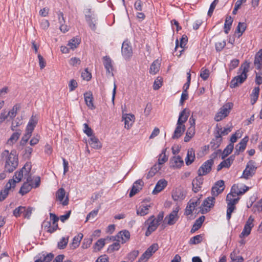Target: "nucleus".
<instances>
[{
    "label": "nucleus",
    "mask_w": 262,
    "mask_h": 262,
    "mask_svg": "<svg viewBox=\"0 0 262 262\" xmlns=\"http://www.w3.org/2000/svg\"><path fill=\"white\" fill-rule=\"evenodd\" d=\"M1 158L5 162V170L9 172L13 171L18 166V157L13 151L9 152L8 150H5L1 154Z\"/></svg>",
    "instance_id": "f257e3e1"
},
{
    "label": "nucleus",
    "mask_w": 262,
    "mask_h": 262,
    "mask_svg": "<svg viewBox=\"0 0 262 262\" xmlns=\"http://www.w3.org/2000/svg\"><path fill=\"white\" fill-rule=\"evenodd\" d=\"M249 64L245 62L242 64L238 72V75L234 77L230 82V87L234 88L243 83L247 79V73L249 71Z\"/></svg>",
    "instance_id": "f03ea898"
},
{
    "label": "nucleus",
    "mask_w": 262,
    "mask_h": 262,
    "mask_svg": "<svg viewBox=\"0 0 262 262\" xmlns=\"http://www.w3.org/2000/svg\"><path fill=\"white\" fill-rule=\"evenodd\" d=\"M31 169V164L27 163L21 169L15 172L13 179L10 180L14 181V183L12 182L13 187H15L16 184L21 181L24 177L26 179V176L30 173Z\"/></svg>",
    "instance_id": "7ed1b4c3"
},
{
    "label": "nucleus",
    "mask_w": 262,
    "mask_h": 262,
    "mask_svg": "<svg viewBox=\"0 0 262 262\" xmlns=\"http://www.w3.org/2000/svg\"><path fill=\"white\" fill-rule=\"evenodd\" d=\"M232 106V103L228 102L225 104L215 115L214 120L219 122L226 117L229 114Z\"/></svg>",
    "instance_id": "20e7f679"
},
{
    "label": "nucleus",
    "mask_w": 262,
    "mask_h": 262,
    "mask_svg": "<svg viewBox=\"0 0 262 262\" xmlns=\"http://www.w3.org/2000/svg\"><path fill=\"white\" fill-rule=\"evenodd\" d=\"M145 224L148 225L147 229L145 232V235L148 236L151 233L155 231L158 228L159 224L156 222V218L154 215L151 216L145 222Z\"/></svg>",
    "instance_id": "39448f33"
},
{
    "label": "nucleus",
    "mask_w": 262,
    "mask_h": 262,
    "mask_svg": "<svg viewBox=\"0 0 262 262\" xmlns=\"http://www.w3.org/2000/svg\"><path fill=\"white\" fill-rule=\"evenodd\" d=\"M232 127L224 128L221 131V134L219 132H217V135L215 136V139H213L211 142L210 144L213 148L218 147L222 142V135H226L231 131Z\"/></svg>",
    "instance_id": "423d86ee"
},
{
    "label": "nucleus",
    "mask_w": 262,
    "mask_h": 262,
    "mask_svg": "<svg viewBox=\"0 0 262 262\" xmlns=\"http://www.w3.org/2000/svg\"><path fill=\"white\" fill-rule=\"evenodd\" d=\"M214 161L212 159L208 160L205 162L199 168L198 172L199 176H205L211 170V167Z\"/></svg>",
    "instance_id": "0eeeda50"
},
{
    "label": "nucleus",
    "mask_w": 262,
    "mask_h": 262,
    "mask_svg": "<svg viewBox=\"0 0 262 262\" xmlns=\"http://www.w3.org/2000/svg\"><path fill=\"white\" fill-rule=\"evenodd\" d=\"M159 246L158 244H153L151 245L141 255L139 261H147L149 258L156 251L158 250Z\"/></svg>",
    "instance_id": "6e6552de"
},
{
    "label": "nucleus",
    "mask_w": 262,
    "mask_h": 262,
    "mask_svg": "<svg viewBox=\"0 0 262 262\" xmlns=\"http://www.w3.org/2000/svg\"><path fill=\"white\" fill-rule=\"evenodd\" d=\"M253 221L254 219L252 216H250L244 226V229L239 235L241 238L248 236L250 234L252 228L254 226Z\"/></svg>",
    "instance_id": "1a4fd4ad"
},
{
    "label": "nucleus",
    "mask_w": 262,
    "mask_h": 262,
    "mask_svg": "<svg viewBox=\"0 0 262 262\" xmlns=\"http://www.w3.org/2000/svg\"><path fill=\"white\" fill-rule=\"evenodd\" d=\"M256 167L254 165V162L249 161L243 173V177L246 179H249L254 174Z\"/></svg>",
    "instance_id": "9d476101"
},
{
    "label": "nucleus",
    "mask_w": 262,
    "mask_h": 262,
    "mask_svg": "<svg viewBox=\"0 0 262 262\" xmlns=\"http://www.w3.org/2000/svg\"><path fill=\"white\" fill-rule=\"evenodd\" d=\"M180 210V207L177 206L174 208L172 211L167 216L165 220L167 221V224L169 225H172L174 224L179 219L178 212Z\"/></svg>",
    "instance_id": "9b49d317"
},
{
    "label": "nucleus",
    "mask_w": 262,
    "mask_h": 262,
    "mask_svg": "<svg viewBox=\"0 0 262 262\" xmlns=\"http://www.w3.org/2000/svg\"><path fill=\"white\" fill-rule=\"evenodd\" d=\"M130 238V233L127 230H123L119 232L117 235L112 237L113 241H116L121 244H124L128 241Z\"/></svg>",
    "instance_id": "f8f14e48"
},
{
    "label": "nucleus",
    "mask_w": 262,
    "mask_h": 262,
    "mask_svg": "<svg viewBox=\"0 0 262 262\" xmlns=\"http://www.w3.org/2000/svg\"><path fill=\"white\" fill-rule=\"evenodd\" d=\"M56 200L58 201L63 206L69 203L68 196H66V191L62 188H59L56 192Z\"/></svg>",
    "instance_id": "ddd939ff"
},
{
    "label": "nucleus",
    "mask_w": 262,
    "mask_h": 262,
    "mask_svg": "<svg viewBox=\"0 0 262 262\" xmlns=\"http://www.w3.org/2000/svg\"><path fill=\"white\" fill-rule=\"evenodd\" d=\"M225 189L224 181L220 180L217 181L214 186L212 187L211 190L212 195L215 197L222 193Z\"/></svg>",
    "instance_id": "4468645a"
},
{
    "label": "nucleus",
    "mask_w": 262,
    "mask_h": 262,
    "mask_svg": "<svg viewBox=\"0 0 262 262\" xmlns=\"http://www.w3.org/2000/svg\"><path fill=\"white\" fill-rule=\"evenodd\" d=\"M200 203L199 199H193L189 201L188 203L187 206L185 209V213L187 215L191 214L195 207L199 205Z\"/></svg>",
    "instance_id": "2eb2a0df"
},
{
    "label": "nucleus",
    "mask_w": 262,
    "mask_h": 262,
    "mask_svg": "<svg viewBox=\"0 0 262 262\" xmlns=\"http://www.w3.org/2000/svg\"><path fill=\"white\" fill-rule=\"evenodd\" d=\"M122 54L125 59H128L133 54L131 46L126 41H124L122 45Z\"/></svg>",
    "instance_id": "dca6fc26"
},
{
    "label": "nucleus",
    "mask_w": 262,
    "mask_h": 262,
    "mask_svg": "<svg viewBox=\"0 0 262 262\" xmlns=\"http://www.w3.org/2000/svg\"><path fill=\"white\" fill-rule=\"evenodd\" d=\"M144 185V182L141 179L136 181L133 184L132 188L129 192V195L130 197L133 196L140 190L142 189V186Z\"/></svg>",
    "instance_id": "f3484780"
},
{
    "label": "nucleus",
    "mask_w": 262,
    "mask_h": 262,
    "mask_svg": "<svg viewBox=\"0 0 262 262\" xmlns=\"http://www.w3.org/2000/svg\"><path fill=\"white\" fill-rule=\"evenodd\" d=\"M12 182L14 183V181L13 180H9V182L6 184L5 189L1 191L0 201L4 200L7 196L9 191L12 189L14 188V187H13Z\"/></svg>",
    "instance_id": "a211bd4d"
},
{
    "label": "nucleus",
    "mask_w": 262,
    "mask_h": 262,
    "mask_svg": "<svg viewBox=\"0 0 262 262\" xmlns=\"http://www.w3.org/2000/svg\"><path fill=\"white\" fill-rule=\"evenodd\" d=\"M184 164V161L182 158L178 156H174L170 160V166L174 168H180Z\"/></svg>",
    "instance_id": "6ab92c4d"
},
{
    "label": "nucleus",
    "mask_w": 262,
    "mask_h": 262,
    "mask_svg": "<svg viewBox=\"0 0 262 262\" xmlns=\"http://www.w3.org/2000/svg\"><path fill=\"white\" fill-rule=\"evenodd\" d=\"M122 120H124V127L127 129H129L134 122L135 116L131 114H123L122 115Z\"/></svg>",
    "instance_id": "aec40b11"
},
{
    "label": "nucleus",
    "mask_w": 262,
    "mask_h": 262,
    "mask_svg": "<svg viewBox=\"0 0 262 262\" xmlns=\"http://www.w3.org/2000/svg\"><path fill=\"white\" fill-rule=\"evenodd\" d=\"M203 182V179L201 176L196 177L192 182V190L196 193L201 189V186Z\"/></svg>",
    "instance_id": "412c9836"
},
{
    "label": "nucleus",
    "mask_w": 262,
    "mask_h": 262,
    "mask_svg": "<svg viewBox=\"0 0 262 262\" xmlns=\"http://www.w3.org/2000/svg\"><path fill=\"white\" fill-rule=\"evenodd\" d=\"M244 187H245V188H243V191H240L238 186L234 184L232 187L231 191L228 194H231V195H234V196H238L239 195H242L249 189V187L246 186H244Z\"/></svg>",
    "instance_id": "4be33fe9"
},
{
    "label": "nucleus",
    "mask_w": 262,
    "mask_h": 262,
    "mask_svg": "<svg viewBox=\"0 0 262 262\" xmlns=\"http://www.w3.org/2000/svg\"><path fill=\"white\" fill-rule=\"evenodd\" d=\"M189 114L190 111L186 108H184L180 112L177 123L180 124H184V123L186 122L188 119Z\"/></svg>",
    "instance_id": "5701e85b"
},
{
    "label": "nucleus",
    "mask_w": 262,
    "mask_h": 262,
    "mask_svg": "<svg viewBox=\"0 0 262 262\" xmlns=\"http://www.w3.org/2000/svg\"><path fill=\"white\" fill-rule=\"evenodd\" d=\"M248 141V137H244L241 142L236 145L235 154L238 155L240 152L243 151L246 148L247 143Z\"/></svg>",
    "instance_id": "b1692460"
},
{
    "label": "nucleus",
    "mask_w": 262,
    "mask_h": 262,
    "mask_svg": "<svg viewBox=\"0 0 262 262\" xmlns=\"http://www.w3.org/2000/svg\"><path fill=\"white\" fill-rule=\"evenodd\" d=\"M167 184V182L164 179L160 180L156 185L155 189L152 191V194H156L161 191Z\"/></svg>",
    "instance_id": "393cba45"
},
{
    "label": "nucleus",
    "mask_w": 262,
    "mask_h": 262,
    "mask_svg": "<svg viewBox=\"0 0 262 262\" xmlns=\"http://www.w3.org/2000/svg\"><path fill=\"white\" fill-rule=\"evenodd\" d=\"M103 64L106 70L107 73L113 75V67L112 61L110 57L105 56L103 57Z\"/></svg>",
    "instance_id": "a878e982"
},
{
    "label": "nucleus",
    "mask_w": 262,
    "mask_h": 262,
    "mask_svg": "<svg viewBox=\"0 0 262 262\" xmlns=\"http://www.w3.org/2000/svg\"><path fill=\"white\" fill-rule=\"evenodd\" d=\"M185 130V126L184 124H180L178 123H177V127L174 130L173 135L172 136L173 139H178L184 133Z\"/></svg>",
    "instance_id": "bb28decb"
},
{
    "label": "nucleus",
    "mask_w": 262,
    "mask_h": 262,
    "mask_svg": "<svg viewBox=\"0 0 262 262\" xmlns=\"http://www.w3.org/2000/svg\"><path fill=\"white\" fill-rule=\"evenodd\" d=\"M151 207L150 205H141L137 208V214L140 216H144L149 213V208Z\"/></svg>",
    "instance_id": "cd10ccee"
},
{
    "label": "nucleus",
    "mask_w": 262,
    "mask_h": 262,
    "mask_svg": "<svg viewBox=\"0 0 262 262\" xmlns=\"http://www.w3.org/2000/svg\"><path fill=\"white\" fill-rule=\"evenodd\" d=\"M84 97L87 106L92 110L94 108L92 94L91 92H86L84 94Z\"/></svg>",
    "instance_id": "c85d7f7f"
},
{
    "label": "nucleus",
    "mask_w": 262,
    "mask_h": 262,
    "mask_svg": "<svg viewBox=\"0 0 262 262\" xmlns=\"http://www.w3.org/2000/svg\"><path fill=\"white\" fill-rule=\"evenodd\" d=\"M21 134V131L20 130H17L16 132L14 133L10 138L7 141V144L9 145H12L15 143L16 142L18 138H19L20 135Z\"/></svg>",
    "instance_id": "c756f323"
},
{
    "label": "nucleus",
    "mask_w": 262,
    "mask_h": 262,
    "mask_svg": "<svg viewBox=\"0 0 262 262\" xmlns=\"http://www.w3.org/2000/svg\"><path fill=\"white\" fill-rule=\"evenodd\" d=\"M89 143L92 147L95 149H100L102 147L99 139L94 136L91 137Z\"/></svg>",
    "instance_id": "7c9ffc66"
},
{
    "label": "nucleus",
    "mask_w": 262,
    "mask_h": 262,
    "mask_svg": "<svg viewBox=\"0 0 262 262\" xmlns=\"http://www.w3.org/2000/svg\"><path fill=\"white\" fill-rule=\"evenodd\" d=\"M195 159L194 151L193 149L191 148L188 150L187 157L185 158V162L187 165H190Z\"/></svg>",
    "instance_id": "2f4dec72"
},
{
    "label": "nucleus",
    "mask_w": 262,
    "mask_h": 262,
    "mask_svg": "<svg viewBox=\"0 0 262 262\" xmlns=\"http://www.w3.org/2000/svg\"><path fill=\"white\" fill-rule=\"evenodd\" d=\"M82 237L83 234L81 233H79L77 236H75L73 239L72 243L70 244L71 248L75 249L78 247Z\"/></svg>",
    "instance_id": "473e14b6"
},
{
    "label": "nucleus",
    "mask_w": 262,
    "mask_h": 262,
    "mask_svg": "<svg viewBox=\"0 0 262 262\" xmlns=\"http://www.w3.org/2000/svg\"><path fill=\"white\" fill-rule=\"evenodd\" d=\"M54 257V255L52 253L42 254L40 255V257L35 260V262H50Z\"/></svg>",
    "instance_id": "72a5a7b5"
},
{
    "label": "nucleus",
    "mask_w": 262,
    "mask_h": 262,
    "mask_svg": "<svg viewBox=\"0 0 262 262\" xmlns=\"http://www.w3.org/2000/svg\"><path fill=\"white\" fill-rule=\"evenodd\" d=\"M254 64L256 68H259L262 66V49L256 54Z\"/></svg>",
    "instance_id": "f704fd0d"
},
{
    "label": "nucleus",
    "mask_w": 262,
    "mask_h": 262,
    "mask_svg": "<svg viewBox=\"0 0 262 262\" xmlns=\"http://www.w3.org/2000/svg\"><path fill=\"white\" fill-rule=\"evenodd\" d=\"M32 187H33V183L29 184L25 182L20 188L19 193L21 194V195H24L30 191Z\"/></svg>",
    "instance_id": "c9c22d12"
},
{
    "label": "nucleus",
    "mask_w": 262,
    "mask_h": 262,
    "mask_svg": "<svg viewBox=\"0 0 262 262\" xmlns=\"http://www.w3.org/2000/svg\"><path fill=\"white\" fill-rule=\"evenodd\" d=\"M37 118L36 117L32 116L29 120L26 130L32 133L37 123Z\"/></svg>",
    "instance_id": "e433bc0d"
},
{
    "label": "nucleus",
    "mask_w": 262,
    "mask_h": 262,
    "mask_svg": "<svg viewBox=\"0 0 262 262\" xmlns=\"http://www.w3.org/2000/svg\"><path fill=\"white\" fill-rule=\"evenodd\" d=\"M215 196L212 195L211 196L208 197L206 199L204 202L203 205L204 207H206L208 209L214 206L215 202Z\"/></svg>",
    "instance_id": "4c0bfd02"
},
{
    "label": "nucleus",
    "mask_w": 262,
    "mask_h": 262,
    "mask_svg": "<svg viewBox=\"0 0 262 262\" xmlns=\"http://www.w3.org/2000/svg\"><path fill=\"white\" fill-rule=\"evenodd\" d=\"M205 220V216H201L199 219H198L194 225H193V227L191 229V232H194L196 230H198L202 226V224H203V222Z\"/></svg>",
    "instance_id": "58836bf2"
},
{
    "label": "nucleus",
    "mask_w": 262,
    "mask_h": 262,
    "mask_svg": "<svg viewBox=\"0 0 262 262\" xmlns=\"http://www.w3.org/2000/svg\"><path fill=\"white\" fill-rule=\"evenodd\" d=\"M233 22V19L230 16H227L225 19L224 24V32L227 34L230 30V27Z\"/></svg>",
    "instance_id": "ea45409f"
},
{
    "label": "nucleus",
    "mask_w": 262,
    "mask_h": 262,
    "mask_svg": "<svg viewBox=\"0 0 262 262\" xmlns=\"http://www.w3.org/2000/svg\"><path fill=\"white\" fill-rule=\"evenodd\" d=\"M160 65L158 60L154 61L150 66L149 73L151 74H156L159 70Z\"/></svg>",
    "instance_id": "a19ab883"
},
{
    "label": "nucleus",
    "mask_w": 262,
    "mask_h": 262,
    "mask_svg": "<svg viewBox=\"0 0 262 262\" xmlns=\"http://www.w3.org/2000/svg\"><path fill=\"white\" fill-rule=\"evenodd\" d=\"M80 41L81 40L80 38L74 37L69 41L68 46L70 49L74 50L78 46Z\"/></svg>",
    "instance_id": "79ce46f5"
},
{
    "label": "nucleus",
    "mask_w": 262,
    "mask_h": 262,
    "mask_svg": "<svg viewBox=\"0 0 262 262\" xmlns=\"http://www.w3.org/2000/svg\"><path fill=\"white\" fill-rule=\"evenodd\" d=\"M239 198L238 196H234L231 195V194H227L226 197V202L227 204H232L233 206H235L237 204Z\"/></svg>",
    "instance_id": "37998d69"
},
{
    "label": "nucleus",
    "mask_w": 262,
    "mask_h": 262,
    "mask_svg": "<svg viewBox=\"0 0 262 262\" xmlns=\"http://www.w3.org/2000/svg\"><path fill=\"white\" fill-rule=\"evenodd\" d=\"M233 148L234 146L232 143L227 145L223 151L222 159H224L227 157L232 151Z\"/></svg>",
    "instance_id": "c03bdc74"
},
{
    "label": "nucleus",
    "mask_w": 262,
    "mask_h": 262,
    "mask_svg": "<svg viewBox=\"0 0 262 262\" xmlns=\"http://www.w3.org/2000/svg\"><path fill=\"white\" fill-rule=\"evenodd\" d=\"M160 169L161 166L159 165H157V164L154 165L148 172L146 177L147 179H149L152 177Z\"/></svg>",
    "instance_id": "a18cd8bd"
},
{
    "label": "nucleus",
    "mask_w": 262,
    "mask_h": 262,
    "mask_svg": "<svg viewBox=\"0 0 262 262\" xmlns=\"http://www.w3.org/2000/svg\"><path fill=\"white\" fill-rule=\"evenodd\" d=\"M172 198L174 201H181L184 199L185 195L180 190H176L172 194Z\"/></svg>",
    "instance_id": "49530a36"
},
{
    "label": "nucleus",
    "mask_w": 262,
    "mask_h": 262,
    "mask_svg": "<svg viewBox=\"0 0 262 262\" xmlns=\"http://www.w3.org/2000/svg\"><path fill=\"white\" fill-rule=\"evenodd\" d=\"M19 109V105L17 104L15 105L13 108L7 113V116H8L10 119L14 118L16 116Z\"/></svg>",
    "instance_id": "de8ad7c7"
},
{
    "label": "nucleus",
    "mask_w": 262,
    "mask_h": 262,
    "mask_svg": "<svg viewBox=\"0 0 262 262\" xmlns=\"http://www.w3.org/2000/svg\"><path fill=\"white\" fill-rule=\"evenodd\" d=\"M32 135V132L27 130L26 134L22 137L20 141V145L24 146L26 145V143L28 142V140L30 138Z\"/></svg>",
    "instance_id": "09e8293b"
},
{
    "label": "nucleus",
    "mask_w": 262,
    "mask_h": 262,
    "mask_svg": "<svg viewBox=\"0 0 262 262\" xmlns=\"http://www.w3.org/2000/svg\"><path fill=\"white\" fill-rule=\"evenodd\" d=\"M105 245V239L101 238L99 239L94 245V249L95 251L100 250Z\"/></svg>",
    "instance_id": "8fccbe9b"
},
{
    "label": "nucleus",
    "mask_w": 262,
    "mask_h": 262,
    "mask_svg": "<svg viewBox=\"0 0 262 262\" xmlns=\"http://www.w3.org/2000/svg\"><path fill=\"white\" fill-rule=\"evenodd\" d=\"M236 208L235 206H233L232 204H227V219L229 221L231 217L232 213L235 210Z\"/></svg>",
    "instance_id": "3c124183"
},
{
    "label": "nucleus",
    "mask_w": 262,
    "mask_h": 262,
    "mask_svg": "<svg viewBox=\"0 0 262 262\" xmlns=\"http://www.w3.org/2000/svg\"><path fill=\"white\" fill-rule=\"evenodd\" d=\"M234 159V156L232 155L227 159L224 160L221 163L223 164L224 167L229 168L233 163Z\"/></svg>",
    "instance_id": "603ef678"
},
{
    "label": "nucleus",
    "mask_w": 262,
    "mask_h": 262,
    "mask_svg": "<svg viewBox=\"0 0 262 262\" xmlns=\"http://www.w3.org/2000/svg\"><path fill=\"white\" fill-rule=\"evenodd\" d=\"M210 75L209 70L205 69L204 68H202L201 70L200 77L204 80H206L208 79Z\"/></svg>",
    "instance_id": "864d4df0"
},
{
    "label": "nucleus",
    "mask_w": 262,
    "mask_h": 262,
    "mask_svg": "<svg viewBox=\"0 0 262 262\" xmlns=\"http://www.w3.org/2000/svg\"><path fill=\"white\" fill-rule=\"evenodd\" d=\"M85 16L86 21L89 24L90 27L91 28V29L95 30L96 29V26L93 20V19L95 18L89 15H86Z\"/></svg>",
    "instance_id": "5fc2aeb1"
},
{
    "label": "nucleus",
    "mask_w": 262,
    "mask_h": 262,
    "mask_svg": "<svg viewBox=\"0 0 262 262\" xmlns=\"http://www.w3.org/2000/svg\"><path fill=\"white\" fill-rule=\"evenodd\" d=\"M162 85V78L158 77L155 80V82H154V83L153 85V89L155 90H158L161 87Z\"/></svg>",
    "instance_id": "6e6d98bb"
},
{
    "label": "nucleus",
    "mask_w": 262,
    "mask_h": 262,
    "mask_svg": "<svg viewBox=\"0 0 262 262\" xmlns=\"http://www.w3.org/2000/svg\"><path fill=\"white\" fill-rule=\"evenodd\" d=\"M202 236L201 235H198L191 238L189 241L190 244L195 245L200 243L202 241Z\"/></svg>",
    "instance_id": "4d7b16f0"
},
{
    "label": "nucleus",
    "mask_w": 262,
    "mask_h": 262,
    "mask_svg": "<svg viewBox=\"0 0 262 262\" xmlns=\"http://www.w3.org/2000/svg\"><path fill=\"white\" fill-rule=\"evenodd\" d=\"M68 243V238L62 237L58 243V247L60 249H64Z\"/></svg>",
    "instance_id": "13d9d810"
},
{
    "label": "nucleus",
    "mask_w": 262,
    "mask_h": 262,
    "mask_svg": "<svg viewBox=\"0 0 262 262\" xmlns=\"http://www.w3.org/2000/svg\"><path fill=\"white\" fill-rule=\"evenodd\" d=\"M219 3V0H214V1L211 4L210 6V8L209 9L208 12V15L209 16H211L212 15V13L213 12V11L217 5V4Z\"/></svg>",
    "instance_id": "bf43d9fd"
},
{
    "label": "nucleus",
    "mask_w": 262,
    "mask_h": 262,
    "mask_svg": "<svg viewBox=\"0 0 262 262\" xmlns=\"http://www.w3.org/2000/svg\"><path fill=\"white\" fill-rule=\"evenodd\" d=\"M25 211V207L19 206L14 209L13 211V215L16 217H18L21 213H23Z\"/></svg>",
    "instance_id": "052dcab7"
},
{
    "label": "nucleus",
    "mask_w": 262,
    "mask_h": 262,
    "mask_svg": "<svg viewBox=\"0 0 262 262\" xmlns=\"http://www.w3.org/2000/svg\"><path fill=\"white\" fill-rule=\"evenodd\" d=\"M246 29V25L244 23H239L238 25L236 28V31L238 33H240L241 34L239 36H241L243 32L245 31Z\"/></svg>",
    "instance_id": "680f3d73"
},
{
    "label": "nucleus",
    "mask_w": 262,
    "mask_h": 262,
    "mask_svg": "<svg viewBox=\"0 0 262 262\" xmlns=\"http://www.w3.org/2000/svg\"><path fill=\"white\" fill-rule=\"evenodd\" d=\"M98 209L97 210H94L90 212L86 216V222L90 220H94L95 217L97 216L98 212Z\"/></svg>",
    "instance_id": "e2e57ef3"
},
{
    "label": "nucleus",
    "mask_w": 262,
    "mask_h": 262,
    "mask_svg": "<svg viewBox=\"0 0 262 262\" xmlns=\"http://www.w3.org/2000/svg\"><path fill=\"white\" fill-rule=\"evenodd\" d=\"M119 243L120 242L117 241V242H115L112 245H110L108 248V251L110 252H112L115 250H118L120 247Z\"/></svg>",
    "instance_id": "0e129e2a"
},
{
    "label": "nucleus",
    "mask_w": 262,
    "mask_h": 262,
    "mask_svg": "<svg viewBox=\"0 0 262 262\" xmlns=\"http://www.w3.org/2000/svg\"><path fill=\"white\" fill-rule=\"evenodd\" d=\"M92 238H84L82 245V248L87 249L92 244Z\"/></svg>",
    "instance_id": "69168bd1"
},
{
    "label": "nucleus",
    "mask_w": 262,
    "mask_h": 262,
    "mask_svg": "<svg viewBox=\"0 0 262 262\" xmlns=\"http://www.w3.org/2000/svg\"><path fill=\"white\" fill-rule=\"evenodd\" d=\"M32 148L30 147H26L25 148L24 151V157L25 158L29 159L31 157V155L32 152Z\"/></svg>",
    "instance_id": "338daca9"
},
{
    "label": "nucleus",
    "mask_w": 262,
    "mask_h": 262,
    "mask_svg": "<svg viewBox=\"0 0 262 262\" xmlns=\"http://www.w3.org/2000/svg\"><path fill=\"white\" fill-rule=\"evenodd\" d=\"M81 63V60L79 58L77 57H72L69 61V63L73 66H77L79 65Z\"/></svg>",
    "instance_id": "774afa93"
}]
</instances>
